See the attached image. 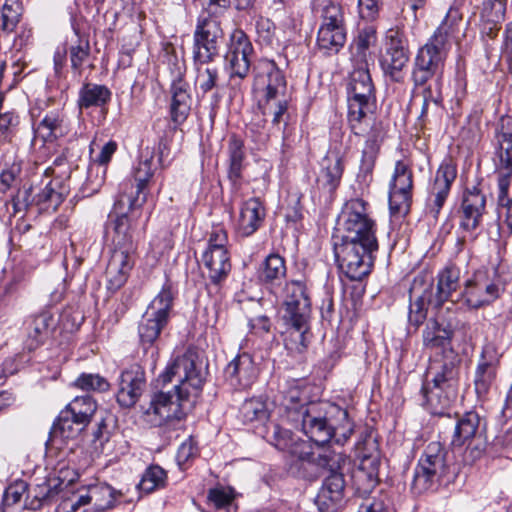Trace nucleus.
Returning <instances> with one entry per match:
<instances>
[{
	"label": "nucleus",
	"instance_id": "9",
	"mask_svg": "<svg viewBox=\"0 0 512 512\" xmlns=\"http://www.w3.org/2000/svg\"><path fill=\"white\" fill-rule=\"evenodd\" d=\"M446 450L438 441L430 442L424 449L414 470L411 484L416 494L434 489L448 473Z\"/></svg>",
	"mask_w": 512,
	"mask_h": 512
},
{
	"label": "nucleus",
	"instance_id": "13",
	"mask_svg": "<svg viewBox=\"0 0 512 512\" xmlns=\"http://www.w3.org/2000/svg\"><path fill=\"white\" fill-rule=\"evenodd\" d=\"M224 40L221 20L198 16L193 33V64H210L219 56Z\"/></svg>",
	"mask_w": 512,
	"mask_h": 512
},
{
	"label": "nucleus",
	"instance_id": "14",
	"mask_svg": "<svg viewBox=\"0 0 512 512\" xmlns=\"http://www.w3.org/2000/svg\"><path fill=\"white\" fill-rule=\"evenodd\" d=\"M449 49L439 43L436 37H430L425 45L420 47L413 61L411 79L415 86H423L433 77H441Z\"/></svg>",
	"mask_w": 512,
	"mask_h": 512
},
{
	"label": "nucleus",
	"instance_id": "28",
	"mask_svg": "<svg viewBox=\"0 0 512 512\" xmlns=\"http://www.w3.org/2000/svg\"><path fill=\"white\" fill-rule=\"evenodd\" d=\"M499 358L493 346H485L482 350L475 371V390L478 395L486 394L496 378Z\"/></svg>",
	"mask_w": 512,
	"mask_h": 512
},
{
	"label": "nucleus",
	"instance_id": "23",
	"mask_svg": "<svg viewBox=\"0 0 512 512\" xmlns=\"http://www.w3.org/2000/svg\"><path fill=\"white\" fill-rule=\"evenodd\" d=\"M454 329L449 322L438 317L430 318L422 331V342L425 349L443 354H453L452 339Z\"/></svg>",
	"mask_w": 512,
	"mask_h": 512
},
{
	"label": "nucleus",
	"instance_id": "4",
	"mask_svg": "<svg viewBox=\"0 0 512 512\" xmlns=\"http://www.w3.org/2000/svg\"><path fill=\"white\" fill-rule=\"evenodd\" d=\"M282 319L289 327L284 339L291 351L303 352L307 347L306 333L309 330L311 300L306 284L300 280L286 282L283 288Z\"/></svg>",
	"mask_w": 512,
	"mask_h": 512
},
{
	"label": "nucleus",
	"instance_id": "56",
	"mask_svg": "<svg viewBox=\"0 0 512 512\" xmlns=\"http://www.w3.org/2000/svg\"><path fill=\"white\" fill-rule=\"evenodd\" d=\"M73 385L84 391L106 392L110 388V384L106 378L99 374L82 373L74 381Z\"/></svg>",
	"mask_w": 512,
	"mask_h": 512
},
{
	"label": "nucleus",
	"instance_id": "40",
	"mask_svg": "<svg viewBox=\"0 0 512 512\" xmlns=\"http://www.w3.org/2000/svg\"><path fill=\"white\" fill-rule=\"evenodd\" d=\"M347 90L348 98L376 99L368 66L354 65Z\"/></svg>",
	"mask_w": 512,
	"mask_h": 512
},
{
	"label": "nucleus",
	"instance_id": "22",
	"mask_svg": "<svg viewBox=\"0 0 512 512\" xmlns=\"http://www.w3.org/2000/svg\"><path fill=\"white\" fill-rule=\"evenodd\" d=\"M495 170H512V117L501 116L492 140Z\"/></svg>",
	"mask_w": 512,
	"mask_h": 512
},
{
	"label": "nucleus",
	"instance_id": "24",
	"mask_svg": "<svg viewBox=\"0 0 512 512\" xmlns=\"http://www.w3.org/2000/svg\"><path fill=\"white\" fill-rule=\"evenodd\" d=\"M56 327V320L49 310L31 315L25 322L24 347L29 352L43 345Z\"/></svg>",
	"mask_w": 512,
	"mask_h": 512
},
{
	"label": "nucleus",
	"instance_id": "30",
	"mask_svg": "<svg viewBox=\"0 0 512 512\" xmlns=\"http://www.w3.org/2000/svg\"><path fill=\"white\" fill-rule=\"evenodd\" d=\"M133 265V255L123 254L119 250H112L105 273L107 289L111 293H115L126 283Z\"/></svg>",
	"mask_w": 512,
	"mask_h": 512
},
{
	"label": "nucleus",
	"instance_id": "25",
	"mask_svg": "<svg viewBox=\"0 0 512 512\" xmlns=\"http://www.w3.org/2000/svg\"><path fill=\"white\" fill-rule=\"evenodd\" d=\"M486 209V196L478 186L467 188L461 203L460 228L467 232L475 231L481 224Z\"/></svg>",
	"mask_w": 512,
	"mask_h": 512
},
{
	"label": "nucleus",
	"instance_id": "26",
	"mask_svg": "<svg viewBox=\"0 0 512 512\" xmlns=\"http://www.w3.org/2000/svg\"><path fill=\"white\" fill-rule=\"evenodd\" d=\"M258 376L252 356L243 352L238 354L225 368V377L230 384L238 389L250 387Z\"/></svg>",
	"mask_w": 512,
	"mask_h": 512
},
{
	"label": "nucleus",
	"instance_id": "37",
	"mask_svg": "<svg viewBox=\"0 0 512 512\" xmlns=\"http://www.w3.org/2000/svg\"><path fill=\"white\" fill-rule=\"evenodd\" d=\"M461 271L455 264L449 263L437 274V286L435 294L436 306H441L448 301L453 292L460 287Z\"/></svg>",
	"mask_w": 512,
	"mask_h": 512
},
{
	"label": "nucleus",
	"instance_id": "12",
	"mask_svg": "<svg viewBox=\"0 0 512 512\" xmlns=\"http://www.w3.org/2000/svg\"><path fill=\"white\" fill-rule=\"evenodd\" d=\"M507 279L494 270L492 275L477 272L465 282L462 296L465 304L471 309H479L491 305L506 290Z\"/></svg>",
	"mask_w": 512,
	"mask_h": 512
},
{
	"label": "nucleus",
	"instance_id": "17",
	"mask_svg": "<svg viewBox=\"0 0 512 512\" xmlns=\"http://www.w3.org/2000/svg\"><path fill=\"white\" fill-rule=\"evenodd\" d=\"M253 52L249 37L241 29H235L228 44V50L224 56L226 68L231 78L244 79L250 70V55Z\"/></svg>",
	"mask_w": 512,
	"mask_h": 512
},
{
	"label": "nucleus",
	"instance_id": "59",
	"mask_svg": "<svg viewBox=\"0 0 512 512\" xmlns=\"http://www.w3.org/2000/svg\"><path fill=\"white\" fill-rule=\"evenodd\" d=\"M240 413L245 422L264 420L268 416L265 403L256 398L246 400L241 406Z\"/></svg>",
	"mask_w": 512,
	"mask_h": 512
},
{
	"label": "nucleus",
	"instance_id": "2",
	"mask_svg": "<svg viewBox=\"0 0 512 512\" xmlns=\"http://www.w3.org/2000/svg\"><path fill=\"white\" fill-rule=\"evenodd\" d=\"M152 159H146L139 163L135 171L134 180H128L121 184L122 198H127L128 211L118 215L113 224V250H119L123 254L133 255L136 251V231L139 220L142 217V207L147 201L148 183L153 176Z\"/></svg>",
	"mask_w": 512,
	"mask_h": 512
},
{
	"label": "nucleus",
	"instance_id": "64",
	"mask_svg": "<svg viewBox=\"0 0 512 512\" xmlns=\"http://www.w3.org/2000/svg\"><path fill=\"white\" fill-rule=\"evenodd\" d=\"M498 207L499 218L502 221L499 230L504 237H509L512 234V198L503 201V203H498Z\"/></svg>",
	"mask_w": 512,
	"mask_h": 512
},
{
	"label": "nucleus",
	"instance_id": "16",
	"mask_svg": "<svg viewBox=\"0 0 512 512\" xmlns=\"http://www.w3.org/2000/svg\"><path fill=\"white\" fill-rule=\"evenodd\" d=\"M347 458L344 455V460L339 464L338 467H313L311 476H317L320 470L327 469L330 471V475L327 476L319 490L315 503L321 512H336L341 506L344 498L345 480L342 473L337 472L346 463Z\"/></svg>",
	"mask_w": 512,
	"mask_h": 512
},
{
	"label": "nucleus",
	"instance_id": "50",
	"mask_svg": "<svg viewBox=\"0 0 512 512\" xmlns=\"http://www.w3.org/2000/svg\"><path fill=\"white\" fill-rule=\"evenodd\" d=\"M307 398L297 385H291L283 396V406L288 414V418L293 421H299V410L306 408L309 403L306 402Z\"/></svg>",
	"mask_w": 512,
	"mask_h": 512
},
{
	"label": "nucleus",
	"instance_id": "29",
	"mask_svg": "<svg viewBox=\"0 0 512 512\" xmlns=\"http://www.w3.org/2000/svg\"><path fill=\"white\" fill-rule=\"evenodd\" d=\"M344 169V161L339 154L324 157L316 178L318 189L328 194L334 193L341 183Z\"/></svg>",
	"mask_w": 512,
	"mask_h": 512
},
{
	"label": "nucleus",
	"instance_id": "6",
	"mask_svg": "<svg viewBox=\"0 0 512 512\" xmlns=\"http://www.w3.org/2000/svg\"><path fill=\"white\" fill-rule=\"evenodd\" d=\"M458 363L456 355L450 360L431 363L427 369L426 382L421 393L424 403L433 413H441V410L451 406L458 395Z\"/></svg>",
	"mask_w": 512,
	"mask_h": 512
},
{
	"label": "nucleus",
	"instance_id": "5",
	"mask_svg": "<svg viewBox=\"0 0 512 512\" xmlns=\"http://www.w3.org/2000/svg\"><path fill=\"white\" fill-rule=\"evenodd\" d=\"M264 437L276 449L296 458L302 465L335 468L344 460L342 452L324 450L323 453L316 454L310 441L300 438L276 422L267 424Z\"/></svg>",
	"mask_w": 512,
	"mask_h": 512
},
{
	"label": "nucleus",
	"instance_id": "7",
	"mask_svg": "<svg viewBox=\"0 0 512 512\" xmlns=\"http://www.w3.org/2000/svg\"><path fill=\"white\" fill-rule=\"evenodd\" d=\"M375 221L368 214V203L361 198L347 201L338 217L332 239L378 247Z\"/></svg>",
	"mask_w": 512,
	"mask_h": 512
},
{
	"label": "nucleus",
	"instance_id": "53",
	"mask_svg": "<svg viewBox=\"0 0 512 512\" xmlns=\"http://www.w3.org/2000/svg\"><path fill=\"white\" fill-rule=\"evenodd\" d=\"M412 203V192L401 189L390 188L389 208L393 216H405L410 211Z\"/></svg>",
	"mask_w": 512,
	"mask_h": 512
},
{
	"label": "nucleus",
	"instance_id": "57",
	"mask_svg": "<svg viewBox=\"0 0 512 512\" xmlns=\"http://www.w3.org/2000/svg\"><path fill=\"white\" fill-rule=\"evenodd\" d=\"M379 153L380 149L367 145L363 146L360 158L359 172L357 174L358 179H363L365 182L372 179L373 170Z\"/></svg>",
	"mask_w": 512,
	"mask_h": 512
},
{
	"label": "nucleus",
	"instance_id": "41",
	"mask_svg": "<svg viewBox=\"0 0 512 512\" xmlns=\"http://www.w3.org/2000/svg\"><path fill=\"white\" fill-rule=\"evenodd\" d=\"M112 92L101 84L84 83L79 90L77 106L81 111L91 107H103L111 101Z\"/></svg>",
	"mask_w": 512,
	"mask_h": 512
},
{
	"label": "nucleus",
	"instance_id": "27",
	"mask_svg": "<svg viewBox=\"0 0 512 512\" xmlns=\"http://www.w3.org/2000/svg\"><path fill=\"white\" fill-rule=\"evenodd\" d=\"M64 482L58 477H49L42 483L28 488L24 507L29 510H40L45 505L55 501L56 497L63 492Z\"/></svg>",
	"mask_w": 512,
	"mask_h": 512
},
{
	"label": "nucleus",
	"instance_id": "61",
	"mask_svg": "<svg viewBox=\"0 0 512 512\" xmlns=\"http://www.w3.org/2000/svg\"><path fill=\"white\" fill-rule=\"evenodd\" d=\"M266 104L265 109L272 114V124L274 126H279L281 123L284 124L283 128L285 129L287 125L288 115V100L286 97H280L269 104Z\"/></svg>",
	"mask_w": 512,
	"mask_h": 512
},
{
	"label": "nucleus",
	"instance_id": "38",
	"mask_svg": "<svg viewBox=\"0 0 512 512\" xmlns=\"http://www.w3.org/2000/svg\"><path fill=\"white\" fill-rule=\"evenodd\" d=\"M465 23L460 10L450 7L445 18L431 37H436L439 43L450 48V40H457L464 30Z\"/></svg>",
	"mask_w": 512,
	"mask_h": 512
},
{
	"label": "nucleus",
	"instance_id": "18",
	"mask_svg": "<svg viewBox=\"0 0 512 512\" xmlns=\"http://www.w3.org/2000/svg\"><path fill=\"white\" fill-rule=\"evenodd\" d=\"M255 85L264 93L267 104L286 96L287 81L283 71L274 60L260 59L256 66Z\"/></svg>",
	"mask_w": 512,
	"mask_h": 512
},
{
	"label": "nucleus",
	"instance_id": "10",
	"mask_svg": "<svg viewBox=\"0 0 512 512\" xmlns=\"http://www.w3.org/2000/svg\"><path fill=\"white\" fill-rule=\"evenodd\" d=\"M332 240L339 269L350 280H362L371 272L373 253L378 250V247H367L359 242Z\"/></svg>",
	"mask_w": 512,
	"mask_h": 512
},
{
	"label": "nucleus",
	"instance_id": "45",
	"mask_svg": "<svg viewBox=\"0 0 512 512\" xmlns=\"http://www.w3.org/2000/svg\"><path fill=\"white\" fill-rule=\"evenodd\" d=\"M85 427V424L79 423L76 417L71 416L63 409L51 427L50 440L55 441L58 438L63 441L75 439Z\"/></svg>",
	"mask_w": 512,
	"mask_h": 512
},
{
	"label": "nucleus",
	"instance_id": "33",
	"mask_svg": "<svg viewBox=\"0 0 512 512\" xmlns=\"http://www.w3.org/2000/svg\"><path fill=\"white\" fill-rule=\"evenodd\" d=\"M348 123L352 132L357 135H363L365 127L371 120V115L376 108V99L348 98Z\"/></svg>",
	"mask_w": 512,
	"mask_h": 512
},
{
	"label": "nucleus",
	"instance_id": "39",
	"mask_svg": "<svg viewBox=\"0 0 512 512\" xmlns=\"http://www.w3.org/2000/svg\"><path fill=\"white\" fill-rule=\"evenodd\" d=\"M65 130V115L61 110L55 109L45 114L34 132L35 137L42 139L43 142H52L63 136Z\"/></svg>",
	"mask_w": 512,
	"mask_h": 512
},
{
	"label": "nucleus",
	"instance_id": "62",
	"mask_svg": "<svg viewBox=\"0 0 512 512\" xmlns=\"http://www.w3.org/2000/svg\"><path fill=\"white\" fill-rule=\"evenodd\" d=\"M27 491L28 484L24 480L14 481L5 489L2 505L4 507H10L17 504Z\"/></svg>",
	"mask_w": 512,
	"mask_h": 512
},
{
	"label": "nucleus",
	"instance_id": "20",
	"mask_svg": "<svg viewBox=\"0 0 512 512\" xmlns=\"http://www.w3.org/2000/svg\"><path fill=\"white\" fill-rule=\"evenodd\" d=\"M432 280L425 274H418L413 279L409 290L408 322L418 329L427 319L428 305L431 302Z\"/></svg>",
	"mask_w": 512,
	"mask_h": 512
},
{
	"label": "nucleus",
	"instance_id": "34",
	"mask_svg": "<svg viewBox=\"0 0 512 512\" xmlns=\"http://www.w3.org/2000/svg\"><path fill=\"white\" fill-rule=\"evenodd\" d=\"M201 262L207 269L211 283L218 285L224 281L231 271V261L228 250L204 251Z\"/></svg>",
	"mask_w": 512,
	"mask_h": 512
},
{
	"label": "nucleus",
	"instance_id": "44",
	"mask_svg": "<svg viewBox=\"0 0 512 512\" xmlns=\"http://www.w3.org/2000/svg\"><path fill=\"white\" fill-rule=\"evenodd\" d=\"M287 267L285 259L279 254L268 255L258 271L259 280L271 287L277 286L286 277Z\"/></svg>",
	"mask_w": 512,
	"mask_h": 512
},
{
	"label": "nucleus",
	"instance_id": "55",
	"mask_svg": "<svg viewBox=\"0 0 512 512\" xmlns=\"http://www.w3.org/2000/svg\"><path fill=\"white\" fill-rule=\"evenodd\" d=\"M333 28H347L343 7L335 2L329 1L321 11V25Z\"/></svg>",
	"mask_w": 512,
	"mask_h": 512
},
{
	"label": "nucleus",
	"instance_id": "35",
	"mask_svg": "<svg viewBox=\"0 0 512 512\" xmlns=\"http://www.w3.org/2000/svg\"><path fill=\"white\" fill-rule=\"evenodd\" d=\"M118 144L114 140L105 143L99 154L92 160L87 177V184H91V192H96L104 183L106 166L117 151Z\"/></svg>",
	"mask_w": 512,
	"mask_h": 512
},
{
	"label": "nucleus",
	"instance_id": "51",
	"mask_svg": "<svg viewBox=\"0 0 512 512\" xmlns=\"http://www.w3.org/2000/svg\"><path fill=\"white\" fill-rule=\"evenodd\" d=\"M166 471L159 465L149 466L143 473L138 484L139 490L145 493H151L157 489L163 488L166 484Z\"/></svg>",
	"mask_w": 512,
	"mask_h": 512
},
{
	"label": "nucleus",
	"instance_id": "58",
	"mask_svg": "<svg viewBox=\"0 0 512 512\" xmlns=\"http://www.w3.org/2000/svg\"><path fill=\"white\" fill-rule=\"evenodd\" d=\"M59 495L61 496V501L56 508V512H88L84 508L86 502L83 494L66 491L63 487V492Z\"/></svg>",
	"mask_w": 512,
	"mask_h": 512
},
{
	"label": "nucleus",
	"instance_id": "19",
	"mask_svg": "<svg viewBox=\"0 0 512 512\" xmlns=\"http://www.w3.org/2000/svg\"><path fill=\"white\" fill-rule=\"evenodd\" d=\"M457 177V167L451 158L444 159L436 171L427 199L429 213L437 218Z\"/></svg>",
	"mask_w": 512,
	"mask_h": 512
},
{
	"label": "nucleus",
	"instance_id": "15",
	"mask_svg": "<svg viewBox=\"0 0 512 512\" xmlns=\"http://www.w3.org/2000/svg\"><path fill=\"white\" fill-rule=\"evenodd\" d=\"M409 58L408 43L404 35L399 30L390 29L387 32L385 52L379 60L384 75L393 82H403Z\"/></svg>",
	"mask_w": 512,
	"mask_h": 512
},
{
	"label": "nucleus",
	"instance_id": "48",
	"mask_svg": "<svg viewBox=\"0 0 512 512\" xmlns=\"http://www.w3.org/2000/svg\"><path fill=\"white\" fill-rule=\"evenodd\" d=\"M83 496L86 506L90 504L93 506V512H103L113 505L112 489L108 485L92 486Z\"/></svg>",
	"mask_w": 512,
	"mask_h": 512
},
{
	"label": "nucleus",
	"instance_id": "11",
	"mask_svg": "<svg viewBox=\"0 0 512 512\" xmlns=\"http://www.w3.org/2000/svg\"><path fill=\"white\" fill-rule=\"evenodd\" d=\"M173 305V292L170 285H164L143 314L138 326L139 338L146 349L152 347L167 325Z\"/></svg>",
	"mask_w": 512,
	"mask_h": 512
},
{
	"label": "nucleus",
	"instance_id": "31",
	"mask_svg": "<svg viewBox=\"0 0 512 512\" xmlns=\"http://www.w3.org/2000/svg\"><path fill=\"white\" fill-rule=\"evenodd\" d=\"M265 215V207L259 198L248 199L240 209L237 224L238 233L243 237L251 236L260 228Z\"/></svg>",
	"mask_w": 512,
	"mask_h": 512
},
{
	"label": "nucleus",
	"instance_id": "42",
	"mask_svg": "<svg viewBox=\"0 0 512 512\" xmlns=\"http://www.w3.org/2000/svg\"><path fill=\"white\" fill-rule=\"evenodd\" d=\"M68 193L67 187L59 179H53L36 195V206L40 211L55 212Z\"/></svg>",
	"mask_w": 512,
	"mask_h": 512
},
{
	"label": "nucleus",
	"instance_id": "60",
	"mask_svg": "<svg viewBox=\"0 0 512 512\" xmlns=\"http://www.w3.org/2000/svg\"><path fill=\"white\" fill-rule=\"evenodd\" d=\"M70 62L72 70L81 74L82 66L90 56V44L88 40L79 39L76 45L69 48Z\"/></svg>",
	"mask_w": 512,
	"mask_h": 512
},
{
	"label": "nucleus",
	"instance_id": "3",
	"mask_svg": "<svg viewBox=\"0 0 512 512\" xmlns=\"http://www.w3.org/2000/svg\"><path fill=\"white\" fill-rule=\"evenodd\" d=\"M302 431L318 448L317 453L332 451L331 442L344 445L354 431L347 410L329 402H310L299 410Z\"/></svg>",
	"mask_w": 512,
	"mask_h": 512
},
{
	"label": "nucleus",
	"instance_id": "46",
	"mask_svg": "<svg viewBox=\"0 0 512 512\" xmlns=\"http://www.w3.org/2000/svg\"><path fill=\"white\" fill-rule=\"evenodd\" d=\"M376 30L372 26L361 29L351 44V60L354 65L368 66L370 47L376 44Z\"/></svg>",
	"mask_w": 512,
	"mask_h": 512
},
{
	"label": "nucleus",
	"instance_id": "47",
	"mask_svg": "<svg viewBox=\"0 0 512 512\" xmlns=\"http://www.w3.org/2000/svg\"><path fill=\"white\" fill-rule=\"evenodd\" d=\"M64 410L71 416L76 417L79 423L87 426L97 410V404L91 396H78L75 397Z\"/></svg>",
	"mask_w": 512,
	"mask_h": 512
},
{
	"label": "nucleus",
	"instance_id": "43",
	"mask_svg": "<svg viewBox=\"0 0 512 512\" xmlns=\"http://www.w3.org/2000/svg\"><path fill=\"white\" fill-rule=\"evenodd\" d=\"M347 28L320 26L317 33V46L325 55L337 54L346 43Z\"/></svg>",
	"mask_w": 512,
	"mask_h": 512
},
{
	"label": "nucleus",
	"instance_id": "52",
	"mask_svg": "<svg viewBox=\"0 0 512 512\" xmlns=\"http://www.w3.org/2000/svg\"><path fill=\"white\" fill-rule=\"evenodd\" d=\"M196 71V85L205 94L217 86L219 70L209 64H193Z\"/></svg>",
	"mask_w": 512,
	"mask_h": 512
},
{
	"label": "nucleus",
	"instance_id": "63",
	"mask_svg": "<svg viewBox=\"0 0 512 512\" xmlns=\"http://www.w3.org/2000/svg\"><path fill=\"white\" fill-rule=\"evenodd\" d=\"M19 116L14 111H7L0 115V139L10 141L19 125Z\"/></svg>",
	"mask_w": 512,
	"mask_h": 512
},
{
	"label": "nucleus",
	"instance_id": "8",
	"mask_svg": "<svg viewBox=\"0 0 512 512\" xmlns=\"http://www.w3.org/2000/svg\"><path fill=\"white\" fill-rule=\"evenodd\" d=\"M487 422L476 411H468L457 416L451 445L453 448L465 446L463 460L467 464H473L480 459L487 448Z\"/></svg>",
	"mask_w": 512,
	"mask_h": 512
},
{
	"label": "nucleus",
	"instance_id": "1",
	"mask_svg": "<svg viewBox=\"0 0 512 512\" xmlns=\"http://www.w3.org/2000/svg\"><path fill=\"white\" fill-rule=\"evenodd\" d=\"M173 381H176L173 392L161 391L154 394L144 410L145 421L152 426L158 427L174 420H182L185 417L182 403L191 394L196 396L201 391L205 378L194 353L177 356L156 380L157 385L162 387Z\"/></svg>",
	"mask_w": 512,
	"mask_h": 512
},
{
	"label": "nucleus",
	"instance_id": "49",
	"mask_svg": "<svg viewBox=\"0 0 512 512\" xmlns=\"http://www.w3.org/2000/svg\"><path fill=\"white\" fill-rule=\"evenodd\" d=\"M229 153V178L237 181L241 177L243 161L245 159L244 143L235 135H232L228 143Z\"/></svg>",
	"mask_w": 512,
	"mask_h": 512
},
{
	"label": "nucleus",
	"instance_id": "21",
	"mask_svg": "<svg viewBox=\"0 0 512 512\" xmlns=\"http://www.w3.org/2000/svg\"><path fill=\"white\" fill-rule=\"evenodd\" d=\"M146 386L145 372L139 365L123 370L118 379L117 403L123 408L133 407Z\"/></svg>",
	"mask_w": 512,
	"mask_h": 512
},
{
	"label": "nucleus",
	"instance_id": "32",
	"mask_svg": "<svg viewBox=\"0 0 512 512\" xmlns=\"http://www.w3.org/2000/svg\"><path fill=\"white\" fill-rule=\"evenodd\" d=\"M379 458L377 455L361 456L358 468L354 471L353 480L356 492L360 496L371 493L378 483Z\"/></svg>",
	"mask_w": 512,
	"mask_h": 512
},
{
	"label": "nucleus",
	"instance_id": "36",
	"mask_svg": "<svg viewBox=\"0 0 512 512\" xmlns=\"http://www.w3.org/2000/svg\"><path fill=\"white\" fill-rule=\"evenodd\" d=\"M170 93V116L174 129H176L186 121L191 110L192 98L189 92V84L179 83L171 85Z\"/></svg>",
	"mask_w": 512,
	"mask_h": 512
},
{
	"label": "nucleus",
	"instance_id": "54",
	"mask_svg": "<svg viewBox=\"0 0 512 512\" xmlns=\"http://www.w3.org/2000/svg\"><path fill=\"white\" fill-rule=\"evenodd\" d=\"M390 188H403V190L409 192L413 191V171L408 162L404 160L396 161Z\"/></svg>",
	"mask_w": 512,
	"mask_h": 512
}]
</instances>
